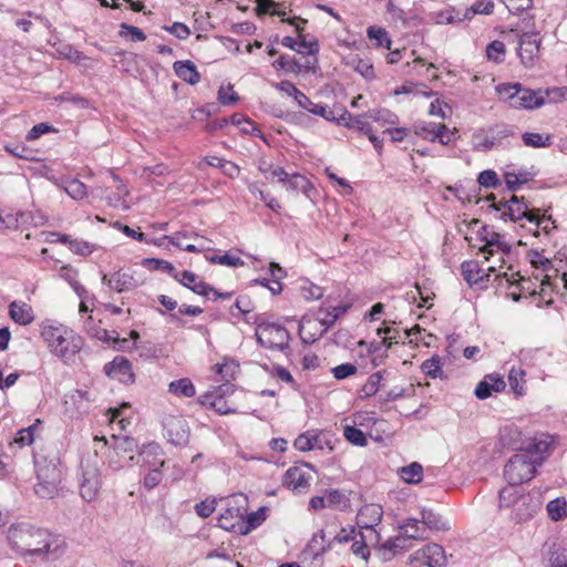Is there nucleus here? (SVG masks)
Listing matches in <instances>:
<instances>
[{
	"label": "nucleus",
	"mask_w": 567,
	"mask_h": 567,
	"mask_svg": "<svg viewBox=\"0 0 567 567\" xmlns=\"http://www.w3.org/2000/svg\"><path fill=\"white\" fill-rule=\"evenodd\" d=\"M400 475L409 484L420 483L423 476V466L417 462H413L408 466L401 467Z\"/></svg>",
	"instance_id": "nucleus-30"
},
{
	"label": "nucleus",
	"mask_w": 567,
	"mask_h": 567,
	"mask_svg": "<svg viewBox=\"0 0 567 567\" xmlns=\"http://www.w3.org/2000/svg\"><path fill=\"white\" fill-rule=\"evenodd\" d=\"M496 196L491 194L486 197V200L493 202L491 208L496 212H501V218H509L513 221L520 219H527L529 223L542 225L545 221L550 220V217L546 215L540 216V209H528L525 197H518L512 195L508 199L495 203Z\"/></svg>",
	"instance_id": "nucleus-2"
},
{
	"label": "nucleus",
	"mask_w": 567,
	"mask_h": 567,
	"mask_svg": "<svg viewBox=\"0 0 567 567\" xmlns=\"http://www.w3.org/2000/svg\"><path fill=\"white\" fill-rule=\"evenodd\" d=\"M107 375L117 379L122 383H133L134 373L132 372L131 362L123 357H115L112 362L104 367Z\"/></svg>",
	"instance_id": "nucleus-13"
},
{
	"label": "nucleus",
	"mask_w": 567,
	"mask_h": 567,
	"mask_svg": "<svg viewBox=\"0 0 567 567\" xmlns=\"http://www.w3.org/2000/svg\"><path fill=\"white\" fill-rule=\"evenodd\" d=\"M439 124L433 122H419L413 125V131L416 135L423 137L426 141L435 142L439 136L437 131Z\"/></svg>",
	"instance_id": "nucleus-35"
},
{
	"label": "nucleus",
	"mask_w": 567,
	"mask_h": 567,
	"mask_svg": "<svg viewBox=\"0 0 567 567\" xmlns=\"http://www.w3.org/2000/svg\"><path fill=\"white\" fill-rule=\"evenodd\" d=\"M421 558L429 567H443L446 564L445 550L439 544H430L412 556V560H420Z\"/></svg>",
	"instance_id": "nucleus-15"
},
{
	"label": "nucleus",
	"mask_w": 567,
	"mask_h": 567,
	"mask_svg": "<svg viewBox=\"0 0 567 567\" xmlns=\"http://www.w3.org/2000/svg\"><path fill=\"white\" fill-rule=\"evenodd\" d=\"M388 374L386 370H381L375 373H372L365 384L362 386L361 392L364 396H372L374 395L381 388H383V384L381 383L384 379V375Z\"/></svg>",
	"instance_id": "nucleus-32"
},
{
	"label": "nucleus",
	"mask_w": 567,
	"mask_h": 567,
	"mask_svg": "<svg viewBox=\"0 0 567 567\" xmlns=\"http://www.w3.org/2000/svg\"><path fill=\"white\" fill-rule=\"evenodd\" d=\"M542 463L543 457H539V461L533 460L528 453L522 451L508 460L504 467V476L512 486L520 485L535 476L536 468Z\"/></svg>",
	"instance_id": "nucleus-6"
},
{
	"label": "nucleus",
	"mask_w": 567,
	"mask_h": 567,
	"mask_svg": "<svg viewBox=\"0 0 567 567\" xmlns=\"http://www.w3.org/2000/svg\"><path fill=\"white\" fill-rule=\"evenodd\" d=\"M310 476L300 467L292 466L284 475V485L292 491L302 492L309 487Z\"/></svg>",
	"instance_id": "nucleus-18"
},
{
	"label": "nucleus",
	"mask_w": 567,
	"mask_h": 567,
	"mask_svg": "<svg viewBox=\"0 0 567 567\" xmlns=\"http://www.w3.org/2000/svg\"><path fill=\"white\" fill-rule=\"evenodd\" d=\"M480 239L484 245L480 248V252L484 255L486 260H489L493 256L499 254L497 265L501 268L505 262L504 256L509 255L512 246L508 243L499 239V234L489 229L487 226H483L478 233Z\"/></svg>",
	"instance_id": "nucleus-8"
},
{
	"label": "nucleus",
	"mask_w": 567,
	"mask_h": 567,
	"mask_svg": "<svg viewBox=\"0 0 567 567\" xmlns=\"http://www.w3.org/2000/svg\"><path fill=\"white\" fill-rule=\"evenodd\" d=\"M168 392L178 398H193L196 394L195 386L188 378L172 381L168 384Z\"/></svg>",
	"instance_id": "nucleus-23"
},
{
	"label": "nucleus",
	"mask_w": 567,
	"mask_h": 567,
	"mask_svg": "<svg viewBox=\"0 0 567 567\" xmlns=\"http://www.w3.org/2000/svg\"><path fill=\"white\" fill-rule=\"evenodd\" d=\"M540 39L538 33L524 32L519 39L518 55L525 66H532L539 52Z\"/></svg>",
	"instance_id": "nucleus-11"
},
{
	"label": "nucleus",
	"mask_w": 567,
	"mask_h": 567,
	"mask_svg": "<svg viewBox=\"0 0 567 567\" xmlns=\"http://www.w3.org/2000/svg\"><path fill=\"white\" fill-rule=\"evenodd\" d=\"M525 371L522 368L513 367L508 373V383L517 396L525 394Z\"/></svg>",
	"instance_id": "nucleus-28"
},
{
	"label": "nucleus",
	"mask_w": 567,
	"mask_h": 567,
	"mask_svg": "<svg viewBox=\"0 0 567 567\" xmlns=\"http://www.w3.org/2000/svg\"><path fill=\"white\" fill-rule=\"evenodd\" d=\"M477 182L485 188H496L501 184L496 172L492 169H486L480 173Z\"/></svg>",
	"instance_id": "nucleus-51"
},
{
	"label": "nucleus",
	"mask_w": 567,
	"mask_h": 567,
	"mask_svg": "<svg viewBox=\"0 0 567 567\" xmlns=\"http://www.w3.org/2000/svg\"><path fill=\"white\" fill-rule=\"evenodd\" d=\"M293 446L300 452H308L313 449H323V445L318 435L311 432L300 434L293 442Z\"/></svg>",
	"instance_id": "nucleus-25"
},
{
	"label": "nucleus",
	"mask_w": 567,
	"mask_h": 567,
	"mask_svg": "<svg viewBox=\"0 0 567 567\" xmlns=\"http://www.w3.org/2000/svg\"><path fill=\"white\" fill-rule=\"evenodd\" d=\"M421 524L425 528L434 530H449L450 525L442 519V516L431 509L423 508L421 511Z\"/></svg>",
	"instance_id": "nucleus-22"
},
{
	"label": "nucleus",
	"mask_w": 567,
	"mask_h": 567,
	"mask_svg": "<svg viewBox=\"0 0 567 567\" xmlns=\"http://www.w3.org/2000/svg\"><path fill=\"white\" fill-rule=\"evenodd\" d=\"M368 37L371 40L377 41V47L390 49L391 39L389 38V34L384 29L378 27H370L368 29Z\"/></svg>",
	"instance_id": "nucleus-42"
},
{
	"label": "nucleus",
	"mask_w": 567,
	"mask_h": 567,
	"mask_svg": "<svg viewBox=\"0 0 567 567\" xmlns=\"http://www.w3.org/2000/svg\"><path fill=\"white\" fill-rule=\"evenodd\" d=\"M461 271L464 277V280L470 284H477L478 281H484L483 270L480 268L478 264L473 260L464 261L461 265Z\"/></svg>",
	"instance_id": "nucleus-27"
},
{
	"label": "nucleus",
	"mask_w": 567,
	"mask_h": 567,
	"mask_svg": "<svg viewBox=\"0 0 567 567\" xmlns=\"http://www.w3.org/2000/svg\"><path fill=\"white\" fill-rule=\"evenodd\" d=\"M382 507L377 504L362 506L357 514V524L360 528L372 529L382 518Z\"/></svg>",
	"instance_id": "nucleus-17"
},
{
	"label": "nucleus",
	"mask_w": 567,
	"mask_h": 567,
	"mask_svg": "<svg viewBox=\"0 0 567 567\" xmlns=\"http://www.w3.org/2000/svg\"><path fill=\"white\" fill-rule=\"evenodd\" d=\"M548 95V91H533L520 85L518 95L515 97V103H513V107L525 110L538 109L545 104Z\"/></svg>",
	"instance_id": "nucleus-12"
},
{
	"label": "nucleus",
	"mask_w": 567,
	"mask_h": 567,
	"mask_svg": "<svg viewBox=\"0 0 567 567\" xmlns=\"http://www.w3.org/2000/svg\"><path fill=\"white\" fill-rule=\"evenodd\" d=\"M488 133L492 135V138L496 142L497 146L502 144V141L514 135L513 126L508 124H497L494 127H491Z\"/></svg>",
	"instance_id": "nucleus-44"
},
{
	"label": "nucleus",
	"mask_w": 567,
	"mask_h": 567,
	"mask_svg": "<svg viewBox=\"0 0 567 567\" xmlns=\"http://www.w3.org/2000/svg\"><path fill=\"white\" fill-rule=\"evenodd\" d=\"M162 454L161 446L154 442L144 445L138 453L137 462H141L142 466H154V468L148 471L143 481V485L147 489L155 488L162 482L163 473L161 467L165 465V460L157 458Z\"/></svg>",
	"instance_id": "nucleus-7"
},
{
	"label": "nucleus",
	"mask_w": 567,
	"mask_h": 567,
	"mask_svg": "<svg viewBox=\"0 0 567 567\" xmlns=\"http://www.w3.org/2000/svg\"><path fill=\"white\" fill-rule=\"evenodd\" d=\"M297 20H301L300 18H293L292 20H288L290 24L296 25V30L299 33V41H297V49H307L308 55H317L319 52V44L317 41H307L303 35L301 34V28L298 23H296Z\"/></svg>",
	"instance_id": "nucleus-39"
},
{
	"label": "nucleus",
	"mask_w": 567,
	"mask_h": 567,
	"mask_svg": "<svg viewBox=\"0 0 567 567\" xmlns=\"http://www.w3.org/2000/svg\"><path fill=\"white\" fill-rule=\"evenodd\" d=\"M357 367L352 363H342L332 369V374L337 380H343L355 374Z\"/></svg>",
	"instance_id": "nucleus-56"
},
{
	"label": "nucleus",
	"mask_w": 567,
	"mask_h": 567,
	"mask_svg": "<svg viewBox=\"0 0 567 567\" xmlns=\"http://www.w3.org/2000/svg\"><path fill=\"white\" fill-rule=\"evenodd\" d=\"M9 315L11 319L20 324L27 326L34 319L32 309L27 303L12 301L9 306Z\"/></svg>",
	"instance_id": "nucleus-21"
},
{
	"label": "nucleus",
	"mask_w": 567,
	"mask_h": 567,
	"mask_svg": "<svg viewBox=\"0 0 567 567\" xmlns=\"http://www.w3.org/2000/svg\"><path fill=\"white\" fill-rule=\"evenodd\" d=\"M65 192L73 199L80 200L86 196V186L79 179H72L66 184Z\"/></svg>",
	"instance_id": "nucleus-48"
},
{
	"label": "nucleus",
	"mask_w": 567,
	"mask_h": 567,
	"mask_svg": "<svg viewBox=\"0 0 567 567\" xmlns=\"http://www.w3.org/2000/svg\"><path fill=\"white\" fill-rule=\"evenodd\" d=\"M70 249L80 256H87L93 252V245L83 240H70Z\"/></svg>",
	"instance_id": "nucleus-64"
},
{
	"label": "nucleus",
	"mask_w": 567,
	"mask_h": 567,
	"mask_svg": "<svg viewBox=\"0 0 567 567\" xmlns=\"http://www.w3.org/2000/svg\"><path fill=\"white\" fill-rule=\"evenodd\" d=\"M256 340L262 348L284 351L289 346L290 333L281 324L267 321L262 316H257Z\"/></svg>",
	"instance_id": "nucleus-5"
},
{
	"label": "nucleus",
	"mask_w": 567,
	"mask_h": 567,
	"mask_svg": "<svg viewBox=\"0 0 567 567\" xmlns=\"http://www.w3.org/2000/svg\"><path fill=\"white\" fill-rule=\"evenodd\" d=\"M102 282L116 292L131 291L138 287V281L133 275L121 270L111 275H103Z\"/></svg>",
	"instance_id": "nucleus-14"
},
{
	"label": "nucleus",
	"mask_w": 567,
	"mask_h": 567,
	"mask_svg": "<svg viewBox=\"0 0 567 567\" xmlns=\"http://www.w3.org/2000/svg\"><path fill=\"white\" fill-rule=\"evenodd\" d=\"M71 333L72 331H68L63 326L43 324L41 329V337L51 352L62 359L73 357L82 348V339L69 336Z\"/></svg>",
	"instance_id": "nucleus-3"
},
{
	"label": "nucleus",
	"mask_w": 567,
	"mask_h": 567,
	"mask_svg": "<svg viewBox=\"0 0 567 567\" xmlns=\"http://www.w3.org/2000/svg\"><path fill=\"white\" fill-rule=\"evenodd\" d=\"M368 115L372 122L378 123L381 127L396 124L399 121L396 114L385 109L370 110L368 111Z\"/></svg>",
	"instance_id": "nucleus-31"
},
{
	"label": "nucleus",
	"mask_w": 567,
	"mask_h": 567,
	"mask_svg": "<svg viewBox=\"0 0 567 567\" xmlns=\"http://www.w3.org/2000/svg\"><path fill=\"white\" fill-rule=\"evenodd\" d=\"M219 391H221V389H219L215 393L204 394L202 403L210 404L214 408V410L216 412H218L219 414H228V413L234 412V410H231L227 406V402L223 400V396H221V394H219Z\"/></svg>",
	"instance_id": "nucleus-33"
},
{
	"label": "nucleus",
	"mask_w": 567,
	"mask_h": 567,
	"mask_svg": "<svg viewBox=\"0 0 567 567\" xmlns=\"http://www.w3.org/2000/svg\"><path fill=\"white\" fill-rule=\"evenodd\" d=\"M369 120L368 112L357 115L353 128L368 136L373 131Z\"/></svg>",
	"instance_id": "nucleus-59"
},
{
	"label": "nucleus",
	"mask_w": 567,
	"mask_h": 567,
	"mask_svg": "<svg viewBox=\"0 0 567 567\" xmlns=\"http://www.w3.org/2000/svg\"><path fill=\"white\" fill-rule=\"evenodd\" d=\"M207 260L210 264L225 265L228 267H240V266L245 265V262L241 258H239L238 256L230 255V254H224L221 256H217V255L209 256V257H207Z\"/></svg>",
	"instance_id": "nucleus-43"
},
{
	"label": "nucleus",
	"mask_w": 567,
	"mask_h": 567,
	"mask_svg": "<svg viewBox=\"0 0 567 567\" xmlns=\"http://www.w3.org/2000/svg\"><path fill=\"white\" fill-rule=\"evenodd\" d=\"M324 495L328 507L337 508L339 511H346L350 507V498L342 491L327 489Z\"/></svg>",
	"instance_id": "nucleus-26"
},
{
	"label": "nucleus",
	"mask_w": 567,
	"mask_h": 567,
	"mask_svg": "<svg viewBox=\"0 0 567 567\" xmlns=\"http://www.w3.org/2000/svg\"><path fill=\"white\" fill-rule=\"evenodd\" d=\"M519 503L525 504V497H516L512 488H503L499 492V506H518Z\"/></svg>",
	"instance_id": "nucleus-50"
},
{
	"label": "nucleus",
	"mask_w": 567,
	"mask_h": 567,
	"mask_svg": "<svg viewBox=\"0 0 567 567\" xmlns=\"http://www.w3.org/2000/svg\"><path fill=\"white\" fill-rule=\"evenodd\" d=\"M168 440L175 446H184L188 443L189 431L183 421H177L167 430Z\"/></svg>",
	"instance_id": "nucleus-24"
},
{
	"label": "nucleus",
	"mask_w": 567,
	"mask_h": 567,
	"mask_svg": "<svg viewBox=\"0 0 567 567\" xmlns=\"http://www.w3.org/2000/svg\"><path fill=\"white\" fill-rule=\"evenodd\" d=\"M351 64L364 79H372L374 76L373 66L368 61L353 58Z\"/></svg>",
	"instance_id": "nucleus-54"
},
{
	"label": "nucleus",
	"mask_w": 567,
	"mask_h": 567,
	"mask_svg": "<svg viewBox=\"0 0 567 567\" xmlns=\"http://www.w3.org/2000/svg\"><path fill=\"white\" fill-rule=\"evenodd\" d=\"M173 69L175 74L186 83L194 85L200 80L196 65L189 60L174 62Z\"/></svg>",
	"instance_id": "nucleus-19"
},
{
	"label": "nucleus",
	"mask_w": 567,
	"mask_h": 567,
	"mask_svg": "<svg viewBox=\"0 0 567 567\" xmlns=\"http://www.w3.org/2000/svg\"><path fill=\"white\" fill-rule=\"evenodd\" d=\"M144 265H151L154 270H163L171 275L173 278H177V270L175 266L164 259L157 258H146L144 259Z\"/></svg>",
	"instance_id": "nucleus-45"
},
{
	"label": "nucleus",
	"mask_w": 567,
	"mask_h": 567,
	"mask_svg": "<svg viewBox=\"0 0 567 567\" xmlns=\"http://www.w3.org/2000/svg\"><path fill=\"white\" fill-rule=\"evenodd\" d=\"M188 237H189L188 233H186V231H177V233H175L172 236H164V239L168 240L174 246L183 248L184 250H186L188 252H197L198 249H197V247L195 245H193V244L184 245L183 244L182 239L183 238H188Z\"/></svg>",
	"instance_id": "nucleus-49"
},
{
	"label": "nucleus",
	"mask_w": 567,
	"mask_h": 567,
	"mask_svg": "<svg viewBox=\"0 0 567 567\" xmlns=\"http://www.w3.org/2000/svg\"><path fill=\"white\" fill-rule=\"evenodd\" d=\"M494 3L489 0H478L470 9H466L464 14L465 19L472 18L474 14H489L492 13Z\"/></svg>",
	"instance_id": "nucleus-46"
},
{
	"label": "nucleus",
	"mask_w": 567,
	"mask_h": 567,
	"mask_svg": "<svg viewBox=\"0 0 567 567\" xmlns=\"http://www.w3.org/2000/svg\"><path fill=\"white\" fill-rule=\"evenodd\" d=\"M406 528L410 533L414 534L415 532L421 534L422 537L419 540H423L427 538L426 528L422 526L421 522L416 518H408L400 525V530Z\"/></svg>",
	"instance_id": "nucleus-53"
},
{
	"label": "nucleus",
	"mask_w": 567,
	"mask_h": 567,
	"mask_svg": "<svg viewBox=\"0 0 567 567\" xmlns=\"http://www.w3.org/2000/svg\"><path fill=\"white\" fill-rule=\"evenodd\" d=\"M163 29L181 40L187 39L190 34L189 28L182 22H174L172 25H164Z\"/></svg>",
	"instance_id": "nucleus-58"
},
{
	"label": "nucleus",
	"mask_w": 567,
	"mask_h": 567,
	"mask_svg": "<svg viewBox=\"0 0 567 567\" xmlns=\"http://www.w3.org/2000/svg\"><path fill=\"white\" fill-rule=\"evenodd\" d=\"M547 512H548V516L553 520L557 522V520L563 519L567 515L565 499L555 498V499L550 501L547 504Z\"/></svg>",
	"instance_id": "nucleus-41"
},
{
	"label": "nucleus",
	"mask_w": 567,
	"mask_h": 567,
	"mask_svg": "<svg viewBox=\"0 0 567 567\" xmlns=\"http://www.w3.org/2000/svg\"><path fill=\"white\" fill-rule=\"evenodd\" d=\"M216 159L218 162V167L223 171L225 175H227L230 178H236L239 176L240 168L238 165L224 158Z\"/></svg>",
	"instance_id": "nucleus-62"
},
{
	"label": "nucleus",
	"mask_w": 567,
	"mask_h": 567,
	"mask_svg": "<svg viewBox=\"0 0 567 567\" xmlns=\"http://www.w3.org/2000/svg\"><path fill=\"white\" fill-rule=\"evenodd\" d=\"M422 537L419 533H410L409 529L404 528L403 532L400 530V535L396 536L393 539H389L392 548L394 549L395 554L400 550H406L410 548L409 540L411 539H420Z\"/></svg>",
	"instance_id": "nucleus-34"
},
{
	"label": "nucleus",
	"mask_w": 567,
	"mask_h": 567,
	"mask_svg": "<svg viewBox=\"0 0 567 567\" xmlns=\"http://www.w3.org/2000/svg\"><path fill=\"white\" fill-rule=\"evenodd\" d=\"M265 519H266V512H265L264 507L259 508L256 512L248 514L247 520H246L247 526L243 533L247 534L251 529L257 528L259 525H261L262 522H265Z\"/></svg>",
	"instance_id": "nucleus-52"
},
{
	"label": "nucleus",
	"mask_w": 567,
	"mask_h": 567,
	"mask_svg": "<svg viewBox=\"0 0 567 567\" xmlns=\"http://www.w3.org/2000/svg\"><path fill=\"white\" fill-rule=\"evenodd\" d=\"M34 429L35 425H31L18 431L14 443H17L19 446L30 445L34 440Z\"/></svg>",
	"instance_id": "nucleus-57"
},
{
	"label": "nucleus",
	"mask_w": 567,
	"mask_h": 567,
	"mask_svg": "<svg viewBox=\"0 0 567 567\" xmlns=\"http://www.w3.org/2000/svg\"><path fill=\"white\" fill-rule=\"evenodd\" d=\"M506 388L504 379L497 374L492 373L484 377V379L476 385L475 395L480 400H485L492 395L493 392H502Z\"/></svg>",
	"instance_id": "nucleus-16"
},
{
	"label": "nucleus",
	"mask_w": 567,
	"mask_h": 567,
	"mask_svg": "<svg viewBox=\"0 0 567 567\" xmlns=\"http://www.w3.org/2000/svg\"><path fill=\"white\" fill-rule=\"evenodd\" d=\"M522 140L529 147H547L551 145V136L549 134L542 135L539 133L526 132L523 134Z\"/></svg>",
	"instance_id": "nucleus-38"
},
{
	"label": "nucleus",
	"mask_w": 567,
	"mask_h": 567,
	"mask_svg": "<svg viewBox=\"0 0 567 567\" xmlns=\"http://www.w3.org/2000/svg\"><path fill=\"white\" fill-rule=\"evenodd\" d=\"M101 488L100 471L94 466L83 468L82 478L80 481V494L86 502H92L96 498Z\"/></svg>",
	"instance_id": "nucleus-10"
},
{
	"label": "nucleus",
	"mask_w": 567,
	"mask_h": 567,
	"mask_svg": "<svg viewBox=\"0 0 567 567\" xmlns=\"http://www.w3.org/2000/svg\"><path fill=\"white\" fill-rule=\"evenodd\" d=\"M284 186L289 190H301L307 196H309V192L312 189L310 182L303 175L298 173L291 175L288 174Z\"/></svg>",
	"instance_id": "nucleus-29"
},
{
	"label": "nucleus",
	"mask_w": 567,
	"mask_h": 567,
	"mask_svg": "<svg viewBox=\"0 0 567 567\" xmlns=\"http://www.w3.org/2000/svg\"><path fill=\"white\" fill-rule=\"evenodd\" d=\"M297 104L313 115L323 117L327 121H334V112L329 110L326 105L313 103L305 93L297 95Z\"/></svg>",
	"instance_id": "nucleus-20"
},
{
	"label": "nucleus",
	"mask_w": 567,
	"mask_h": 567,
	"mask_svg": "<svg viewBox=\"0 0 567 567\" xmlns=\"http://www.w3.org/2000/svg\"><path fill=\"white\" fill-rule=\"evenodd\" d=\"M343 435L347 441L357 446H365L368 443L365 434L355 426L346 425L343 429Z\"/></svg>",
	"instance_id": "nucleus-40"
},
{
	"label": "nucleus",
	"mask_w": 567,
	"mask_h": 567,
	"mask_svg": "<svg viewBox=\"0 0 567 567\" xmlns=\"http://www.w3.org/2000/svg\"><path fill=\"white\" fill-rule=\"evenodd\" d=\"M421 370L429 378H443L441 358L437 354L425 360L421 365Z\"/></svg>",
	"instance_id": "nucleus-36"
},
{
	"label": "nucleus",
	"mask_w": 567,
	"mask_h": 567,
	"mask_svg": "<svg viewBox=\"0 0 567 567\" xmlns=\"http://www.w3.org/2000/svg\"><path fill=\"white\" fill-rule=\"evenodd\" d=\"M436 133L439 135L436 141L442 145H450L455 141V132L450 131L445 124H439Z\"/></svg>",
	"instance_id": "nucleus-63"
},
{
	"label": "nucleus",
	"mask_w": 567,
	"mask_h": 567,
	"mask_svg": "<svg viewBox=\"0 0 567 567\" xmlns=\"http://www.w3.org/2000/svg\"><path fill=\"white\" fill-rule=\"evenodd\" d=\"M120 35L124 37L126 33L132 35L133 41H144L146 39L145 33L137 27L127 24L125 22L121 23L120 25Z\"/></svg>",
	"instance_id": "nucleus-61"
},
{
	"label": "nucleus",
	"mask_w": 567,
	"mask_h": 567,
	"mask_svg": "<svg viewBox=\"0 0 567 567\" xmlns=\"http://www.w3.org/2000/svg\"><path fill=\"white\" fill-rule=\"evenodd\" d=\"M38 483L34 486L35 494L41 498L52 499L60 495L62 489V472L54 460H34Z\"/></svg>",
	"instance_id": "nucleus-4"
},
{
	"label": "nucleus",
	"mask_w": 567,
	"mask_h": 567,
	"mask_svg": "<svg viewBox=\"0 0 567 567\" xmlns=\"http://www.w3.org/2000/svg\"><path fill=\"white\" fill-rule=\"evenodd\" d=\"M502 441L505 445L515 451H523L524 453H528V455L533 460L539 461V457H543V461L546 457V454L549 451V447L553 443V440L549 435L542 434L539 437H535L533 441L528 442L526 446L519 445L512 441H506V436H502Z\"/></svg>",
	"instance_id": "nucleus-9"
},
{
	"label": "nucleus",
	"mask_w": 567,
	"mask_h": 567,
	"mask_svg": "<svg viewBox=\"0 0 567 567\" xmlns=\"http://www.w3.org/2000/svg\"><path fill=\"white\" fill-rule=\"evenodd\" d=\"M504 3L512 13H519L533 7V0H504Z\"/></svg>",
	"instance_id": "nucleus-60"
},
{
	"label": "nucleus",
	"mask_w": 567,
	"mask_h": 567,
	"mask_svg": "<svg viewBox=\"0 0 567 567\" xmlns=\"http://www.w3.org/2000/svg\"><path fill=\"white\" fill-rule=\"evenodd\" d=\"M227 91H229V94L226 93L224 86H221L218 90V102L223 105H233L239 100V97L237 93L234 91V86L231 84L227 85Z\"/></svg>",
	"instance_id": "nucleus-55"
},
{
	"label": "nucleus",
	"mask_w": 567,
	"mask_h": 567,
	"mask_svg": "<svg viewBox=\"0 0 567 567\" xmlns=\"http://www.w3.org/2000/svg\"><path fill=\"white\" fill-rule=\"evenodd\" d=\"M7 539L10 548L23 558L47 559L59 548L58 539L48 529L29 523L11 525L7 532Z\"/></svg>",
	"instance_id": "nucleus-1"
},
{
	"label": "nucleus",
	"mask_w": 567,
	"mask_h": 567,
	"mask_svg": "<svg viewBox=\"0 0 567 567\" xmlns=\"http://www.w3.org/2000/svg\"><path fill=\"white\" fill-rule=\"evenodd\" d=\"M486 55L488 60L502 62L505 55V44L498 40L491 42L486 47Z\"/></svg>",
	"instance_id": "nucleus-47"
},
{
	"label": "nucleus",
	"mask_w": 567,
	"mask_h": 567,
	"mask_svg": "<svg viewBox=\"0 0 567 567\" xmlns=\"http://www.w3.org/2000/svg\"><path fill=\"white\" fill-rule=\"evenodd\" d=\"M520 89V83H503L496 87L498 96L504 102H508L513 107V103H515V97L518 95Z\"/></svg>",
	"instance_id": "nucleus-37"
}]
</instances>
